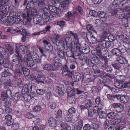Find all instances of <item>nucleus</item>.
I'll return each instance as SVG.
<instances>
[{
	"label": "nucleus",
	"instance_id": "1",
	"mask_svg": "<svg viewBox=\"0 0 130 130\" xmlns=\"http://www.w3.org/2000/svg\"><path fill=\"white\" fill-rule=\"evenodd\" d=\"M26 8L27 9L24 11L26 13L23 14V18L27 19L28 22H30L33 17L37 14V11L36 9L35 5L33 1H29Z\"/></svg>",
	"mask_w": 130,
	"mask_h": 130
},
{
	"label": "nucleus",
	"instance_id": "2",
	"mask_svg": "<svg viewBox=\"0 0 130 130\" xmlns=\"http://www.w3.org/2000/svg\"><path fill=\"white\" fill-rule=\"evenodd\" d=\"M106 35L104 34L103 36H99L97 37V41L99 42V44L96 48V50L99 52V54L97 53V54L99 56L101 55V54H105L107 53V48L110 45V44L108 41H105L104 39L105 38Z\"/></svg>",
	"mask_w": 130,
	"mask_h": 130
},
{
	"label": "nucleus",
	"instance_id": "3",
	"mask_svg": "<svg viewBox=\"0 0 130 130\" xmlns=\"http://www.w3.org/2000/svg\"><path fill=\"white\" fill-rule=\"evenodd\" d=\"M13 68V71L14 73L13 78L14 79L21 77L22 74V72L26 76H27L30 74L29 70L26 68L23 64H21L18 68L14 66Z\"/></svg>",
	"mask_w": 130,
	"mask_h": 130
},
{
	"label": "nucleus",
	"instance_id": "4",
	"mask_svg": "<svg viewBox=\"0 0 130 130\" xmlns=\"http://www.w3.org/2000/svg\"><path fill=\"white\" fill-rule=\"evenodd\" d=\"M16 53L17 54L14 55L12 58L13 71L14 66L17 67L18 68L21 64H23L22 57V55L17 51Z\"/></svg>",
	"mask_w": 130,
	"mask_h": 130
},
{
	"label": "nucleus",
	"instance_id": "5",
	"mask_svg": "<svg viewBox=\"0 0 130 130\" xmlns=\"http://www.w3.org/2000/svg\"><path fill=\"white\" fill-rule=\"evenodd\" d=\"M76 48V51L74 52V53L71 51L67 52L66 53V56L69 57H72L75 59L76 58L81 60V51L80 50V47L79 46L77 48V46Z\"/></svg>",
	"mask_w": 130,
	"mask_h": 130
},
{
	"label": "nucleus",
	"instance_id": "6",
	"mask_svg": "<svg viewBox=\"0 0 130 130\" xmlns=\"http://www.w3.org/2000/svg\"><path fill=\"white\" fill-rule=\"evenodd\" d=\"M61 41H62L61 46H62V47H64L66 45L67 48L69 49H72L75 44V43L72 41L71 39L69 37H66L65 39H63V40H61Z\"/></svg>",
	"mask_w": 130,
	"mask_h": 130
},
{
	"label": "nucleus",
	"instance_id": "7",
	"mask_svg": "<svg viewBox=\"0 0 130 130\" xmlns=\"http://www.w3.org/2000/svg\"><path fill=\"white\" fill-rule=\"evenodd\" d=\"M126 7L125 8H119L120 9L122 10L124 12V14H120V15H117V17L118 18L121 19L123 18H130V7L129 6L128 7Z\"/></svg>",
	"mask_w": 130,
	"mask_h": 130
},
{
	"label": "nucleus",
	"instance_id": "8",
	"mask_svg": "<svg viewBox=\"0 0 130 130\" xmlns=\"http://www.w3.org/2000/svg\"><path fill=\"white\" fill-rule=\"evenodd\" d=\"M49 10L47 8H45L43 10V12H42V14H40L42 15V19L44 23L50 22L51 20L48 15Z\"/></svg>",
	"mask_w": 130,
	"mask_h": 130
},
{
	"label": "nucleus",
	"instance_id": "9",
	"mask_svg": "<svg viewBox=\"0 0 130 130\" xmlns=\"http://www.w3.org/2000/svg\"><path fill=\"white\" fill-rule=\"evenodd\" d=\"M67 92L68 93L67 96L68 99L70 100L71 99V102H70V103H74L75 102V99L74 98L72 100V96H74L75 94V92L74 90L70 87H68L67 90Z\"/></svg>",
	"mask_w": 130,
	"mask_h": 130
},
{
	"label": "nucleus",
	"instance_id": "10",
	"mask_svg": "<svg viewBox=\"0 0 130 130\" xmlns=\"http://www.w3.org/2000/svg\"><path fill=\"white\" fill-rule=\"evenodd\" d=\"M32 86L31 85L28 84L24 85L23 87L22 90V94H29L30 92V94L31 95L32 93H33V92H30L32 90Z\"/></svg>",
	"mask_w": 130,
	"mask_h": 130
},
{
	"label": "nucleus",
	"instance_id": "11",
	"mask_svg": "<svg viewBox=\"0 0 130 130\" xmlns=\"http://www.w3.org/2000/svg\"><path fill=\"white\" fill-rule=\"evenodd\" d=\"M18 46H16V50H18V51H19L21 52H22V53L24 54L27 53H29V54L30 53V52H28V50L27 46L24 45H20L18 46Z\"/></svg>",
	"mask_w": 130,
	"mask_h": 130
},
{
	"label": "nucleus",
	"instance_id": "12",
	"mask_svg": "<svg viewBox=\"0 0 130 130\" xmlns=\"http://www.w3.org/2000/svg\"><path fill=\"white\" fill-rule=\"evenodd\" d=\"M60 36L58 34L54 35L53 38L52 39V41L54 44L56 43V44H58V45H61L62 41L61 40H62V39L59 40Z\"/></svg>",
	"mask_w": 130,
	"mask_h": 130
},
{
	"label": "nucleus",
	"instance_id": "13",
	"mask_svg": "<svg viewBox=\"0 0 130 130\" xmlns=\"http://www.w3.org/2000/svg\"><path fill=\"white\" fill-rule=\"evenodd\" d=\"M61 61V60L57 58H56L55 60H53V67H54L55 68H56L55 70H59V68L62 65V64L60 62Z\"/></svg>",
	"mask_w": 130,
	"mask_h": 130
},
{
	"label": "nucleus",
	"instance_id": "14",
	"mask_svg": "<svg viewBox=\"0 0 130 130\" xmlns=\"http://www.w3.org/2000/svg\"><path fill=\"white\" fill-rule=\"evenodd\" d=\"M111 107L115 108L118 112L121 111L124 108V105L119 104L113 103L111 105Z\"/></svg>",
	"mask_w": 130,
	"mask_h": 130
},
{
	"label": "nucleus",
	"instance_id": "15",
	"mask_svg": "<svg viewBox=\"0 0 130 130\" xmlns=\"http://www.w3.org/2000/svg\"><path fill=\"white\" fill-rule=\"evenodd\" d=\"M46 4L45 0H40L39 1L38 3V6L39 9L41 10V12H43V10L45 8H47L45 7L46 6Z\"/></svg>",
	"mask_w": 130,
	"mask_h": 130
},
{
	"label": "nucleus",
	"instance_id": "16",
	"mask_svg": "<svg viewBox=\"0 0 130 130\" xmlns=\"http://www.w3.org/2000/svg\"><path fill=\"white\" fill-rule=\"evenodd\" d=\"M48 8L49 10V13H50V11L51 12L56 13V14H57L59 16H60V12L59 11V10L58 9L56 6H55L52 5H50L48 6Z\"/></svg>",
	"mask_w": 130,
	"mask_h": 130
},
{
	"label": "nucleus",
	"instance_id": "17",
	"mask_svg": "<svg viewBox=\"0 0 130 130\" xmlns=\"http://www.w3.org/2000/svg\"><path fill=\"white\" fill-rule=\"evenodd\" d=\"M43 67L44 70L47 71H55L56 69V68L53 67V64H46L43 65Z\"/></svg>",
	"mask_w": 130,
	"mask_h": 130
},
{
	"label": "nucleus",
	"instance_id": "18",
	"mask_svg": "<svg viewBox=\"0 0 130 130\" xmlns=\"http://www.w3.org/2000/svg\"><path fill=\"white\" fill-rule=\"evenodd\" d=\"M12 119V116L8 114L5 116L6 124L7 126H10L12 124V121H11Z\"/></svg>",
	"mask_w": 130,
	"mask_h": 130
},
{
	"label": "nucleus",
	"instance_id": "19",
	"mask_svg": "<svg viewBox=\"0 0 130 130\" xmlns=\"http://www.w3.org/2000/svg\"><path fill=\"white\" fill-rule=\"evenodd\" d=\"M98 114L99 117L101 118H105L106 116L105 113L106 110L105 109L103 108V106H102Z\"/></svg>",
	"mask_w": 130,
	"mask_h": 130
},
{
	"label": "nucleus",
	"instance_id": "20",
	"mask_svg": "<svg viewBox=\"0 0 130 130\" xmlns=\"http://www.w3.org/2000/svg\"><path fill=\"white\" fill-rule=\"evenodd\" d=\"M24 59L25 61L27 62L28 66L30 67H32L34 64V62L32 57L30 56L26 58V60Z\"/></svg>",
	"mask_w": 130,
	"mask_h": 130
},
{
	"label": "nucleus",
	"instance_id": "21",
	"mask_svg": "<svg viewBox=\"0 0 130 130\" xmlns=\"http://www.w3.org/2000/svg\"><path fill=\"white\" fill-rule=\"evenodd\" d=\"M21 95L20 93L19 92H16L13 95V100L14 102H17L20 100H22Z\"/></svg>",
	"mask_w": 130,
	"mask_h": 130
},
{
	"label": "nucleus",
	"instance_id": "22",
	"mask_svg": "<svg viewBox=\"0 0 130 130\" xmlns=\"http://www.w3.org/2000/svg\"><path fill=\"white\" fill-rule=\"evenodd\" d=\"M36 14L33 17V21L34 23L37 24L39 23L41 21L42 18L40 15Z\"/></svg>",
	"mask_w": 130,
	"mask_h": 130
},
{
	"label": "nucleus",
	"instance_id": "23",
	"mask_svg": "<svg viewBox=\"0 0 130 130\" xmlns=\"http://www.w3.org/2000/svg\"><path fill=\"white\" fill-rule=\"evenodd\" d=\"M58 1V3L57 4H56V5H55L56 6L58 9H59V11L60 12V15L61 14V8L62 7V5L60 3V2H64L65 4L66 5V3H65L66 2L67 3L68 2H69V0H64L63 1H59L58 0H57Z\"/></svg>",
	"mask_w": 130,
	"mask_h": 130
},
{
	"label": "nucleus",
	"instance_id": "24",
	"mask_svg": "<svg viewBox=\"0 0 130 130\" xmlns=\"http://www.w3.org/2000/svg\"><path fill=\"white\" fill-rule=\"evenodd\" d=\"M57 120L53 118H50L48 121V122L50 126L55 127L56 125Z\"/></svg>",
	"mask_w": 130,
	"mask_h": 130
},
{
	"label": "nucleus",
	"instance_id": "25",
	"mask_svg": "<svg viewBox=\"0 0 130 130\" xmlns=\"http://www.w3.org/2000/svg\"><path fill=\"white\" fill-rule=\"evenodd\" d=\"M55 91L56 93L60 96L63 95L64 94L62 88L59 86H57L56 87Z\"/></svg>",
	"mask_w": 130,
	"mask_h": 130
},
{
	"label": "nucleus",
	"instance_id": "26",
	"mask_svg": "<svg viewBox=\"0 0 130 130\" xmlns=\"http://www.w3.org/2000/svg\"><path fill=\"white\" fill-rule=\"evenodd\" d=\"M62 111L60 110H59L57 111V115L56 118L58 122H61L62 120Z\"/></svg>",
	"mask_w": 130,
	"mask_h": 130
},
{
	"label": "nucleus",
	"instance_id": "27",
	"mask_svg": "<svg viewBox=\"0 0 130 130\" xmlns=\"http://www.w3.org/2000/svg\"><path fill=\"white\" fill-rule=\"evenodd\" d=\"M28 94H22L21 99L22 100H24L26 102L29 101L31 99V95H28Z\"/></svg>",
	"mask_w": 130,
	"mask_h": 130
},
{
	"label": "nucleus",
	"instance_id": "28",
	"mask_svg": "<svg viewBox=\"0 0 130 130\" xmlns=\"http://www.w3.org/2000/svg\"><path fill=\"white\" fill-rule=\"evenodd\" d=\"M37 47L40 52L41 53L42 56L45 57L49 56V54L46 51H44L42 47L40 46H38Z\"/></svg>",
	"mask_w": 130,
	"mask_h": 130
},
{
	"label": "nucleus",
	"instance_id": "29",
	"mask_svg": "<svg viewBox=\"0 0 130 130\" xmlns=\"http://www.w3.org/2000/svg\"><path fill=\"white\" fill-rule=\"evenodd\" d=\"M120 96L121 102L123 104L126 103L128 101L129 98L128 96L126 95H123Z\"/></svg>",
	"mask_w": 130,
	"mask_h": 130
},
{
	"label": "nucleus",
	"instance_id": "30",
	"mask_svg": "<svg viewBox=\"0 0 130 130\" xmlns=\"http://www.w3.org/2000/svg\"><path fill=\"white\" fill-rule=\"evenodd\" d=\"M57 54L61 58L65 59L66 58V54L64 52L61 50H58Z\"/></svg>",
	"mask_w": 130,
	"mask_h": 130
},
{
	"label": "nucleus",
	"instance_id": "31",
	"mask_svg": "<svg viewBox=\"0 0 130 130\" xmlns=\"http://www.w3.org/2000/svg\"><path fill=\"white\" fill-rule=\"evenodd\" d=\"M46 50V51L49 54V56L51 54H53L54 53L53 51V47L52 45L51 44V45H50L49 46H47L46 48H44Z\"/></svg>",
	"mask_w": 130,
	"mask_h": 130
},
{
	"label": "nucleus",
	"instance_id": "32",
	"mask_svg": "<svg viewBox=\"0 0 130 130\" xmlns=\"http://www.w3.org/2000/svg\"><path fill=\"white\" fill-rule=\"evenodd\" d=\"M11 73L10 72L9 70L8 69H5L4 71L1 74V76L3 77L11 76Z\"/></svg>",
	"mask_w": 130,
	"mask_h": 130
},
{
	"label": "nucleus",
	"instance_id": "33",
	"mask_svg": "<svg viewBox=\"0 0 130 130\" xmlns=\"http://www.w3.org/2000/svg\"><path fill=\"white\" fill-rule=\"evenodd\" d=\"M66 119L67 122H70L72 123H74L76 121L71 115H68L66 117Z\"/></svg>",
	"mask_w": 130,
	"mask_h": 130
},
{
	"label": "nucleus",
	"instance_id": "34",
	"mask_svg": "<svg viewBox=\"0 0 130 130\" xmlns=\"http://www.w3.org/2000/svg\"><path fill=\"white\" fill-rule=\"evenodd\" d=\"M117 115L116 113L112 112L108 113L107 114V116L109 119H112L115 118Z\"/></svg>",
	"mask_w": 130,
	"mask_h": 130
},
{
	"label": "nucleus",
	"instance_id": "35",
	"mask_svg": "<svg viewBox=\"0 0 130 130\" xmlns=\"http://www.w3.org/2000/svg\"><path fill=\"white\" fill-rule=\"evenodd\" d=\"M112 53L113 55L117 56H120L122 54L121 52L118 48L113 49L112 51Z\"/></svg>",
	"mask_w": 130,
	"mask_h": 130
},
{
	"label": "nucleus",
	"instance_id": "36",
	"mask_svg": "<svg viewBox=\"0 0 130 130\" xmlns=\"http://www.w3.org/2000/svg\"><path fill=\"white\" fill-rule=\"evenodd\" d=\"M117 60L121 64H124L126 63V59L121 56L118 57Z\"/></svg>",
	"mask_w": 130,
	"mask_h": 130
},
{
	"label": "nucleus",
	"instance_id": "37",
	"mask_svg": "<svg viewBox=\"0 0 130 130\" xmlns=\"http://www.w3.org/2000/svg\"><path fill=\"white\" fill-rule=\"evenodd\" d=\"M86 28L88 31L90 33L94 32L96 34V32L93 29L92 26L91 25L88 24L87 25Z\"/></svg>",
	"mask_w": 130,
	"mask_h": 130
},
{
	"label": "nucleus",
	"instance_id": "38",
	"mask_svg": "<svg viewBox=\"0 0 130 130\" xmlns=\"http://www.w3.org/2000/svg\"><path fill=\"white\" fill-rule=\"evenodd\" d=\"M81 120L79 121V123L76 124L72 128V130H81V124L80 122H81Z\"/></svg>",
	"mask_w": 130,
	"mask_h": 130
},
{
	"label": "nucleus",
	"instance_id": "39",
	"mask_svg": "<svg viewBox=\"0 0 130 130\" xmlns=\"http://www.w3.org/2000/svg\"><path fill=\"white\" fill-rule=\"evenodd\" d=\"M66 23V22L63 20L57 21L55 22V24L61 27H64Z\"/></svg>",
	"mask_w": 130,
	"mask_h": 130
},
{
	"label": "nucleus",
	"instance_id": "40",
	"mask_svg": "<svg viewBox=\"0 0 130 130\" xmlns=\"http://www.w3.org/2000/svg\"><path fill=\"white\" fill-rule=\"evenodd\" d=\"M15 80L17 79L18 81L17 82V86L19 88H22L23 86V84L21 78L20 77H19L18 78L15 79Z\"/></svg>",
	"mask_w": 130,
	"mask_h": 130
},
{
	"label": "nucleus",
	"instance_id": "41",
	"mask_svg": "<svg viewBox=\"0 0 130 130\" xmlns=\"http://www.w3.org/2000/svg\"><path fill=\"white\" fill-rule=\"evenodd\" d=\"M11 80L10 79L7 80L5 82L4 88L5 89L9 88L11 86Z\"/></svg>",
	"mask_w": 130,
	"mask_h": 130
},
{
	"label": "nucleus",
	"instance_id": "42",
	"mask_svg": "<svg viewBox=\"0 0 130 130\" xmlns=\"http://www.w3.org/2000/svg\"><path fill=\"white\" fill-rule=\"evenodd\" d=\"M114 85L115 87H116L119 89H121L123 87V85L122 83L118 80V81H116L114 84Z\"/></svg>",
	"mask_w": 130,
	"mask_h": 130
},
{
	"label": "nucleus",
	"instance_id": "43",
	"mask_svg": "<svg viewBox=\"0 0 130 130\" xmlns=\"http://www.w3.org/2000/svg\"><path fill=\"white\" fill-rule=\"evenodd\" d=\"M62 70L63 76H66L67 74H66V73L69 70L67 65H64L63 66Z\"/></svg>",
	"mask_w": 130,
	"mask_h": 130
},
{
	"label": "nucleus",
	"instance_id": "44",
	"mask_svg": "<svg viewBox=\"0 0 130 130\" xmlns=\"http://www.w3.org/2000/svg\"><path fill=\"white\" fill-rule=\"evenodd\" d=\"M107 14L103 11H99L98 12V16L101 18H106L107 17Z\"/></svg>",
	"mask_w": 130,
	"mask_h": 130
},
{
	"label": "nucleus",
	"instance_id": "45",
	"mask_svg": "<svg viewBox=\"0 0 130 130\" xmlns=\"http://www.w3.org/2000/svg\"><path fill=\"white\" fill-rule=\"evenodd\" d=\"M107 96V98L108 99H109L111 100H113L114 98H116L117 99H118L120 97L119 95H116L112 96L110 94H108Z\"/></svg>",
	"mask_w": 130,
	"mask_h": 130
},
{
	"label": "nucleus",
	"instance_id": "46",
	"mask_svg": "<svg viewBox=\"0 0 130 130\" xmlns=\"http://www.w3.org/2000/svg\"><path fill=\"white\" fill-rule=\"evenodd\" d=\"M92 127L94 129H97L99 127V124L98 122L96 121L92 122Z\"/></svg>",
	"mask_w": 130,
	"mask_h": 130
},
{
	"label": "nucleus",
	"instance_id": "47",
	"mask_svg": "<svg viewBox=\"0 0 130 130\" xmlns=\"http://www.w3.org/2000/svg\"><path fill=\"white\" fill-rule=\"evenodd\" d=\"M73 77L74 79L76 80L75 81H78L80 80L81 76L80 74L79 73H76L73 75Z\"/></svg>",
	"mask_w": 130,
	"mask_h": 130
},
{
	"label": "nucleus",
	"instance_id": "48",
	"mask_svg": "<svg viewBox=\"0 0 130 130\" xmlns=\"http://www.w3.org/2000/svg\"><path fill=\"white\" fill-rule=\"evenodd\" d=\"M22 32H21V34L23 36L26 38H28L30 36V34L29 33H27L25 29H23Z\"/></svg>",
	"mask_w": 130,
	"mask_h": 130
},
{
	"label": "nucleus",
	"instance_id": "49",
	"mask_svg": "<svg viewBox=\"0 0 130 130\" xmlns=\"http://www.w3.org/2000/svg\"><path fill=\"white\" fill-rule=\"evenodd\" d=\"M32 58L34 62L37 63H39L40 62L39 57L37 55H36L32 56Z\"/></svg>",
	"mask_w": 130,
	"mask_h": 130
},
{
	"label": "nucleus",
	"instance_id": "50",
	"mask_svg": "<svg viewBox=\"0 0 130 130\" xmlns=\"http://www.w3.org/2000/svg\"><path fill=\"white\" fill-rule=\"evenodd\" d=\"M90 43H95L97 41L96 39L93 35L90 36V37L89 39H88Z\"/></svg>",
	"mask_w": 130,
	"mask_h": 130
},
{
	"label": "nucleus",
	"instance_id": "51",
	"mask_svg": "<svg viewBox=\"0 0 130 130\" xmlns=\"http://www.w3.org/2000/svg\"><path fill=\"white\" fill-rule=\"evenodd\" d=\"M11 128L14 129H18L19 127V124L17 123H14L12 122V124H11Z\"/></svg>",
	"mask_w": 130,
	"mask_h": 130
},
{
	"label": "nucleus",
	"instance_id": "52",
	"mask_svg": "<svg viewBox=\"0 0 130 130\" xmlns=\"http://www.w3.org/2000/svg\"><path fill=\"white\" fill-rule=\"evenodd\" d=\"M35 74H34L33 76L34 77V79L36 80L37 82H39V80H40V78L41 77V75L39 74H37L36 73Z\"/></svg>",
	"mask_w": 130,
	"mask_h": 130
},
{
	"label": "nucleus",
	"instance_id": "53",
	"mask_svg": "<svg viewBox=\"0 0 130 130\" xmlns=\"http://www.w3.org/2000/svg\"><path fill=\"white\" fill-rule=\"evenodd\" d=\"M25 117L28 119H31L32 118H34L35 117L31 113L28 112H26L25 114Z\"/></svg>",
	"mask_w": 130,
	"mask_h": 130
},
{
	"label": "nucleus",
	"instance_id": "54",
	"mask_svg": "<svg viewBox=\"0 0 130 130\" xmlns=\"http://www.w3.org/2000/svg\"><path fill=\"white\" fill-rule=\"evenodd\" d=\"M122 120V118L115 119L112 122V124H117L121 122Z\"/></svg>",
	"mask_w": 130,
	"mask_h": 130
},
{
	"label": "nucleus",
	"instance_id": "55",
	"mask_svg": "<svg viewBox=\"0 0 130 130\" xmlns=\"http://www.w3.org/2000/svg\"><path fill=\"white\" fill-rule=\"evenodd\" d=\"M48 105L50 108L52 109H54L56 107V104L55 102H50Z\"/></svg>",
	"mask_w": 130,
	"mask_h": 130
},
{
	"label": "nucleus",
	"instance_id": "56",
	"mask_svg": "<svg viewBox=\"0 0 130 130\" xmlns=\"http://www.w3.org/2000/svg\"><path fill=\"white\" fill-rule=\"evenodd\" d=\"M101 108V106L99 107L96 106H95L93 107V112L94 113H98L99 111V110H100Z\"/></svg>",
	"mask_w": 130,
	"mask_h": 130
},
{
	"label": "nucleus",
	"instance_id": "57",
	"mask_svg": "<svg viewBox=\"0 0 130 130\" xmlns=\"http://www.w3.org/2000/svg\"><path fill=\"white\" fill-rule=\"evenodd\" d=\"M89 14L90 15L94 17L98 16V12L92 10H91L89 11Z\"/></svg>",
	"mask_w": 130,
	"mask_h": 130
},
{
	"label": "nucleus",
	"instance_id": "58",
	"mask_svg": "<svg viewBox=\"0 0 130 130\" xmlns=\"http://www.w3.org/2000/svg\"><path fill=\"white\" fill-rule=\"evenodd\" d=\"M124 48L125 47L123 45H119L118 48L120 51H121V52L122 54L126 51L125 50Z\"/></svg>",
	"mask_w": 130,
	"mask_h": 130
},
{
	"label": "nucleus",
	"instance_id": "59",
	"mask_svg": "<svg viewBox=\"0 0 130 130\" xmlns=\"http://www.w3.org/2000/svg\"><path fill=\"white\" fill-rule=\"evenodd\" d=\"M41 120L39 118H36L33 121L34 123L36 125H39L40 123L41 122Z\"/></svg>",
	"mask_w": 130,
	"mask_h": 130
},
{
	"label": "nucleus",
	"instance_id": "60",
	"mask_svg": "<svg viewBox=\"0 0 130 130\" xmlns=\"http://www.w3.org/2000/svg\"><path fill=\"white\" fill-rule=\"evenodd\" d=\"M5 47L8 51L10 53H13V50L9 44H7L5 45Z\"/></svg>",
	"mask_w": 130,
	"mask_h": 130
},
{
	"label": "nucleus",
	"instance_id": "61",
	"mask_svg": "<svg viewBox=\"0 0 130 130\" xmlns=\"http://www.w3.org/2000/svg\"><path fill=\"white\" fill-rule=\"evenodd\" d=\"M118 80L119 81L122 83L125 80V77L124 76V75H120L118 77Z\"/></svg>",
	"mask_w": 130,
	"mask_h": 130
},
{
	"label": "nucleus",
	"instance_id": "62",
	"mask_svg": "<svg viewBox=\"0 0 130 130\" xmlns=\"http://www.w3.org/2000/svg\"><path fill=\"white\" fill-rule=\"evenodd\" d=\"M43 47L44 48H46L48 46H49L50 45H51V44L46 40H44L43 41Z\"/></svg>",
	"mask_w": 130,
	"mask_h": 130
},
{
	"label": "nucleus",
	"instance_id": "63",
	"mask_svg": "<svg viewBox=\"0 0 130 130\" xmlns=\"http://www.w3.org/2000/svg\"><path fill=\"white\" fill-rule=\"evenodd\" d=\"M52 93L51 91L48 92L45 94V97L46 99L50 100L52 97Z\"/></svg>",
	"mask_w": 130,
	"mask_h": 130
},
{
	"label": "nucleus",
	"instance_id": "64",
	"mask_svg": "<svg viewBox=\"0 0 130 130\" xmlns=\"http://www.w3.org/2000/svg\"><path fill=\"white\" fill-rule=\"evenodd\" d=\"M41 109V106L39 105H37L35 106L33 109L34 111L36 112L40 111Z\"/></svg>",
	"mask_w": 130,
	"mask_h": 130
}]
</instances>
